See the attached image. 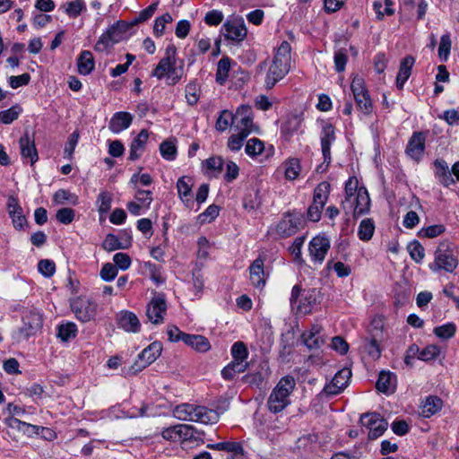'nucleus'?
Wrapping results in <instances>:
<instances>
[{
    "instance_id": "obj_1",
    "label": "nucleus",
    "mask_w": 459,
    "mask_h": 459,
    "mask_svg": "<svg viewBox=\"0 0 459 459\" xmlns=\"http://www.w3.org/2000/svg\"><path fill=\"white\" fill-rule=\"evenodd\" d=\"M290 51V45L286 40L282 41L277 48L264 79V85L267 89H272L289 73L291 63Z\"/></svg>"
},
{
    "instance_id": "obj_2",
    "label": "nucleus",
    "mask_w": 459,
    "mask_h": 459,
    "mask_svg": "<svg viewBox=\"0 0 459 459\" xmlns=\"http://www.w3.org/2000/svg\"><path fill=\"white\" fill-rule=\"evenodd\" d=\"M296 386L295 378L291 376L281 377L273 389L267 400L268 410L273 413L282 411L290 404V394Z\"/></svg>"
},
{
    "instance_id": "obj_3",
    "label": "nucleus",
    "mask_w": 459,
    "mask_h": 459,
    "mask_svg": "<svg viewBox=\"0 0 459 459\" xmlns=\"http://www.w3.org/2000/svg\"><path fill=\"white\" fill-rule=\"evenodd\" d=\"M177 48L173 45H169L166 48L165 56L156 65L152 71V76L160 80L167 76L168 83L176 84L182 77V69H178L176 64Z\"/></svg>"
},
{
    "instance_id": "obj_4",
    "label": "nucleus",
    "mask_w": 459,
    "mask_h": 459,
    "mask_svg": "<svg viewBox=\"0 0 459 459\" xmlns=\"http://www.w3.org/2000/svg\"><path fill=\"white\" fill-rule=\"evenodd\" d=\"M458 266L457 252L448 243L440 245L435 252L433 264L429 268L433 272L444 270L446 273H454Z\"/></svg>"
},
{
    "instance_id": "obj_5",
    "label": "nucleus",
    "mask_w": 459,
    "mask_h": 459,
    "mask_svg": "<svg viewBox=\"0 0 459 459\" xmlns=\"http://www.w3.org/2000/svg\"><path fill=\"white\" fill-rule=\"evenodd\" d=\"M372 326L374 329L369 330L368 336L361 339L359 349L373 359H377L381 356L380 342L383 329L382 321L380 319H375L372 322Z\"/></svg>"
},
{
    "instance_id": "obj_6",
    "label": "nucleus",
    "mask_w": 459,
    "mask_h": 459,
    "mask_svg": "<svg viewBox=\"0 0 459 459\" xmlns=\"http://www.w3.org/2000/svg\"><path fill=\"white\" fill-rule=\"evenodd\" d=\"M43 318L39 311L26 309L22 314V325L18 329L17 340H28L42 328Z\"/></svg>"
},
{
    "instance_id": "obj_7",
    "label": "nucleus",
    "mask_w": 459,
    "mask_h": 459,
    "mask_svg": "<svg viewBox=\"0 0 459 459\" xmlns=\"http://www.w3.org/2000/svg\"><path fill=\"white\" fill-rule=\"evenodd\" d=\"M331 186L328 182L319 183L313 195V203L307 209V219L316 222L321 219L322 211L328 200Z\"/></svg>"
},
{
    "instance_id": "obj_8",
    "label": "nucleus",
    "mask_w": 459,
    "mask_h": 459,
    "mask_svg": "<svg viewBox=\"0 0 459 459\" xmlns=\"http://www.w3.org/2000/svg\"><path fill=\"white\" fill-rule=\"evenodd\" d=\"M71 309L82 323L94 320L98 313V304L87 297H78L71 302Z\"/></svg>"
},
{
    "instance_id": "obj_9",
    "label": "nucleus",
    "mask_w": 459,
    "mask_h": 459,
    "mask_svg": "<svg viewBox=\"0 0 459 459\" xmlns=\"http://www.w3.org/2000/svg\"><path fill=\"white\" fill-rule=\"evenodd\" d=\"M162 345L154 342L145 348L139 355L138 359L129 368V372L136 374L152 364L161 354Z\"/></svg>"
},
{
    "instance_id": "obj_10",
    "label": "nucleus",
    "mask_w": 459,
    "mask_h": 459,
    "mask_svg": "<svg viewBox=\"0 0 459 459\" xmlns=\"http://www.w3.org/2000/svg\"><path fill=\"white\" fill-rule=\"evenodd\" d=\"M360 423L368 429L369 438H377L386 430L387 421L377 412L364 413L360 417Z\"/></svg>"
},
{
    "instance_id": "obj_11",
    "label": "nucleus",
    "mask_w": 459,
    "mask_h": 459,
    "mask_svg": "<svg viewBox=\"0 0 459 459\" xmlns=\"http://www.w3.org/2000/svg\"><path fill=\"white\" fill-rule=\"evenodd\" d=\"M304 220L300 214L286 213L276 226V232L281 238H288L303 227Z\"/></svg>"
},
{
    "instance_id": "obj_12",
    "label": "nucleus",
    "mask_w": 459,
    "mask_h": 459,
    "mask_svg": "<svg viewBox=\"0 0 459 459\" xmlns=\"http://www.w3.org/2000/svg\"><path fill=\"white\" fill-rule=\"evenodd\" d=\"M166 312L167 303L163 295L153 297L147 305L146 316L155 325L163 323Z\"/></svg>"
},
{
    "instance_id": "obj_13",
    "label": "nucleus",
    "mask_w": 459,
    "mask_h": 459,
    "mask_svg": "<svg viewBox=\"0 0 459 459\" xmlns=\"http://www.w3.org/2000/svg\"><path fill=\"white\" fill-rule=\"evenodd\" d=\"M329 249L330 239L325 236L317 235L309 242V255L315 263L322 264Z\"/></svg>"
},
{
    "instance_id": "obj_14",
    "label": "nucleus",
    "mask_w": 459,
    "mask_h": 459,
    "mask_svg": "<svg viewBox=\"0 0 459 459\" xmlns=\"http://www.w3.org/2000/svg\"><path fill=\"white\" fill-rule=\"evenodd\" d=\"M370 198L366 188L359 187L352 201H350L346 212H352L354 217L361 216L369 211Z\"/></svg>"
},
{
    "instance_id": "obj_15",
    "label": "nucleus",
    "mask_w": 459,
    "mask_h": 459,
    "mask_svg": "<svg viewBox=\"0 0 459 459\" xmlns=\"http://www.w3.org/2000/svg\"><path fill=\"white\" fill-rule=\"evenodd\" d=\"M235 117L237 122L236 128L238 130V132L246 133L248 136L250 133L255 131L250 106H240L237 109Z\"/></svg>"
},
{
    "instance_id": "obj_16",
    "label": "nucleus",
    "mask_w": 459,
    "mask_h": 459,
    "mask_svg": "<svg viewBox=\"0 0 459 459\" xmlns=\"http://www.w3.org/2000/svg\"><path fill=\"white\" fill-rule=\"evenodd\" d=\"M351 377V372L350 369L342 368L339 370L334 375L332 381L325 386L324 392L327 395H336L340 394L348 385Z\"/></svg>"
},
{
    "instance_id": "obj_17",
    "label": "nucleus",
    "mask_w": 459,
    "mask_h": 459,
    "mask_svg": "<svg viewBox=\"0 0 459 459\" xmlns=\"http://www.w3.org/2000/svg\"><path fill=\"white\" fill-rule=\"evenodd\" d=\"M223 35L234 41H242L247 36L245 23L240 19L228 20L222 26Z\"/></svg>"
},
{
    "instance_id": "obj_18",
    "label": "nucleus",
    "mask_w": 459,
    "mask_h": 459,
    "mask_svg": "<svg viewBox=\"0 0 459 459\" xmlns=\"http://www.w3.org/2000/svg\"><path fill=\"white\" fill-rule=\"evenodd\" d=\"M322 330L323 328L319 324H313L309 330L302 333V342L310 350L318 349L325 343V338L321 333Z\"/></svg>"
},
{
    "instance_id": "obj_19",
    "label": "nucleus",
    "mask_w": 459,
    "mask_h": 459,
    "mask_svg": "<svg viewBox=\"0 0 459 459\" xmlns=\"http://www.w3.org/2000/svg\"><path fill=\"white\" fill-rule=\"evenodd\" d=\"M425 135L420 132L413 133L406 147V153L413 160H420L425 150Z\"/></svg>"
},
{
    "instance_id": "obj_20",
    "label": "nucleus",
    "mask_w": 459,
    "mask_h": 459,
    "mask_svg": "<svg viewBox=\"0 0 459 459\" xmlns=\"http://www.w3.org/2000/svg\"><path fill=\"white\" fill-rule=\"evenodd\" d=\"M189 421L200 422L203 424H212L218 421L219 415L213 411L200 405H193Z\"/></svg>"
},
{
    "instance_id": "obj_21",
    "label": "nucleus",
    "mask_w": 459,
    "mask_h": 459,
    "mask_svg": "<svg viewBox=\"0 0 459 459\" xmlns=\"http://www.w3.org/2000/svg\"><path fill=\"white\" fill-rule=\"evenodd\" d=\"M179 441L182 445L204 443V432L196 429L189 424H179Z\"/></svg>"
},
{
    "instance_id": "obj_22",
    "label": "nucleus",
    "mask_w": 459,
    "mask_h": 459,
    "mask_svg": "<svg viewBox=\"0 0 459 459\" xmlns=\"http://www.w3.org/2000/svg\"><path fill=\"white\" fill-rule=\"evenodd\" d=\"M117 325L128 333H137L141 324L135 314L130 311H121L117 316Z\"/></svg>"
},
{
    "instance_id": "obj_23",
    "label": "nucleus",
    "mask_w": 459,
    "mask_h": 459,
    "mask_svg": "<svg viewBox=\"0 0 459 459\" xmlns=\"http://www.w3.org/2000/svg\"><path fill=\"white\" fill-rule=\"evenodd\" d=\"M335 140L334 127L331 124L323 126L321 133V148L324 160L326 162L331 160V145Z\"/></svg>"
},
{
    "instance_id": "obj_24",
    "label": "nucleus",
    "mask_w": 459,
    "mask_h": 459,
    "mask_svg": "<svg viewBox=\"0 0 459 459\" xmlns=\"http://www.w3.org/2000/svg\"><path fill=\"white\" fill-rule=\"evenodd\" d=\"M21 154L24 159H30L33 165L39 159L34 139L26 132L19 140Z\"/></svg>"
},
{
    "instance_id": "obj_25",
    "label": "nucleus",
    "mask_w": 459,
    "mask_h": 459,
    "mask_svg": "<svg viewBox=\"0 0 459 459\" xmlns=\"http://www.w3.org/2000/svg\"><path fill=\"white\" fill-rule=\"evenodd\" d=\"M133 121V116L128 112H117L111 117L108 128L114 134H118L127 129Z\"/></svg>"
},
{
    "instance_id": "obj_26",
    "label": "nucleus",
    "mask_w": 459,
    "mask_h": 459,
    "mask_svg": "<svg viewBox=\"0 0 459 459\" xmlns=\"http://www.w3.org/2000/svg\"><path fill=\"white\" fill-rule=\"evenodd\" d=\"M250 281L253 286L258 289L264 288L265 284V273L264 270V260L255 259L249 266Z\"/></svg>"
},
{
    "instance_id": "obj_27",
    "label": "nucleus",
    "mask_w": 459,
    "mask_h": 459,
    "mask_svg": "<svg viewBox=\"0 0 459 459\" xmlns=\"http://www.w3.org/2000/svg\"><path fill=\"white\" fill-rule=\"evenodd\" d=\"M415 59L412 56H406L400 64L399 72L396 76V85L402 89L405 82L409 79Z\"/></svg>"
},
{
    "instance_id": "obj_28",
    "label": "nucleus",
    "mask_w": 459,
    "mask_h": 459,
    "mask_svg": "<svg viewBox=\"0 0 459 459\" xmlns=\"http://www.w3.org/2000/svg\"><path fill=\"white\" fill-rule=\"evenodd\" d=\"M148 138V131L145 129L141 130L130 146L129 159L131 160H135L142 155L147 143Z\"/></svg>"
},
{
    "instance_id": "obj_29",
    "label": "nucleus",
    "mask_w": 459,
    "mask_h": 459,
    "mask_svg": "<svg viewBox=\"0 0 459 459\" xmlns=\"http://www.w3.org/2000/svg\"><path fill=\"white\" fill-rule=\"evenodd\" d=\"M302 118L300 116L291 114L287 116L281 126V132L285 139H290L300 127Z\"/></svg>"
},
{
    "instance_id": "obj_30",
    "label": "nucleus",
    "mask_w": 459,
    "mask_h": 459,
    "mask_svg": "<svg viewBox=\"0 0 459 459\" xmlns=\"http://www.w3.org/2000/svg\"><path fill=\"white\" fill-rule=\"evenodd\" d=\"M396 378L391 372L382 371L379 374L376 383V387L379 392L384 394H391L394 392Z\"/></svg>"
},
{
    "instance_id": "obj_31",
    "label": "nucleus",
    "mask_w": 459,
    "mask_h": 459,
    "mask_svg": "<svg viewBox=\"0 0 459 459\" xmlns=\"http://www.w3.org/2000/svg\"><path fill=\"white\" fill-rule=\"evenodd\" d=\"M207 447L213 450L233 453L237 458L240 456L241 459H244L245 457V451L243 446L241 445V443L238 442H220L215 444H210L207 446Z\"/></svg>"
},
{
    "instance_id": "obj_32",
    "label": "nucleus",
    "mask_w": 459,
    "mask_h": 459,
    "mask_svg": "<svg viewBox=\"0 0 459 459\" xmlns=\"http://www.w3.org/2000/svg\"><path fill=\"white\" fill-rule=\"evenodd\" d=\"M184 342L198 352H206L211 349L207 338L198 334H186L184 336Z\"/></svg>"
},
{
    "instance_id": "obj_33",
    "label": "nucleus",
    "mask_w": 459,
    "mask_h": 459,
    "mask_svg": "<svg viewBox=\"0 0 459 459\" xmlns=\"http://www.w3.org/2000/svg\"><path fill=\"white\" fill-rule=\"evenodd\" d=\"M94 58L91 52L82 51L77 60L78 73L82 75H88L94 69Z\"/></svg>"
},
{
    "instance_id": "obj_34",
    "label": "nucleus",
    "mask_w": 459,
    "mask_h": 459,
    "mask_svg": "<svg viewBox=\"0 0 459 459\" xmlns=\"http://www.w3.org/2000/svg\"><path fill=\"white\" fill-rule=\"evenodd\" d=\"M112 34H117V27H111L100 38L95 45V50L99 52L108 51L115 43L118 42L119 38H110Z\"/></svg>"
},
{
    "instance_id": "obj_35",
    "label": "nucleus",
    "mask_w": 459,
    "mask_h": 459,
    "mask_svg": "<svg viewBox=\"0 0 459 459\" xmlns=\"http://www.w3.org/2000/svg\"><path fill=\"white\" fill-rule=\"evenodd\" d=\"M316 290L304 291L299 303L297 305L298 311L305 315L310 313L311 307L316 303Z\"/></svg>"
},
{
    "instance_id": "obj_36",
    "label": "nucleus",
    "mask_w": 459,
    "mask_h": 459,
    "mask_svg": "<svg viewBox=\"0 0 459 459\" xmlns=\"http://www.w3.org/2000/svg\"><path fill=\"white\" fill-rule=\"evenodd\" d=\"M192 186L193 184L191 178L186 177L180 178L177 182L178 194L186 206H189L191 203L189 196L192 193Z\"/></svg>"
},
{
    "instance_id": "obj_37",
    "label": "nucleus",
    "mask_w": 459,
    "mask_h": 459,
    "mask_svg": "<svg viewBox=\"0 0 459 459\" xmlns=\"http://www.w3.org/2000/svg\"><path fill=\"white\" fill-rule=\"evenodd\" d=\"M442 406L443 402L440 398L437 396H429L422 405L421 413L425 418H429L439 411Z\"/></svg>"
},
{
    "instance_id": "obj_38",
    "label": "nucleus",
    "mask_w": 459,
    "mask_h": 459,
    "mask_svg": "<svg viewBox=\"0 0 459 459\" xmlns=\"http://www.w3.org/2000/svg\"><path fill=\"white\" fill-rule=\"evenodd\" d=\"M247 368V362L243 360L233 359L222 371V377L227 379H232L237 374L244 372Z\"/></svg>"
},
{
    "instance_id": "obj_39",
    "label": "nucleus",
    "mask_w": 459,
    "mask_h": 459,
    "mask_svg": "<svg viewBox=\"0 0 459 459\" xmlns=\"http://www.w3.org/2000/svg\"><path fill=\"white\" fill-rule=\"evenodd\" d=\"M434 165L436 168V176L444 186H448L454 183L452 173L449 171L448 166L445 161L437 160Z\"/></svg>"
},
{
    "instance_id": "obj_40",
    "label": "nucleus",
    "mask_w": 459,
    "mask_h": 459,
    "mask_svg": "<svg viewBox=\"0 0 459 459\" xmlns=\"http://www.w3.org/2000/svg\"><path fill=\"white\" fill-rule=\"evenodd\" d=\"M285 178L295 180L301 171L300 161L297 158L288 159L283 164Z\"/></svg>"
},
{
    "instance_id": "obj_41",
    "label": "nucleus",
    "mask_w": 459,
    "mask_h": 459,
    "mask_svg": "<svg viewBox=\"0 0 459 459\" xmlns=\"http://www.w3.org/2000/svg\"><path fill=\"white\" fill-rule=\"evenodd\" d=\"M374 231H375L374 221L371 219L367 218L360 221L359 230H358V236L360 240L368 241L372 238Z\"/></svg>"
},
{
    "instance_id": "obj_42",
    "label": "nucleus",
    "mask_w": 459,
    "mask_h": 459,
    "mask_svg": "<svg viewBox=\"0 0 459 459\" xmlns=\"http://www.w3.org/2000/svg\"><path fill=\"white\" fill-rule=\"evenodd\" d=\"M236 122L235 114L225 109L222 110L216 120L215 127L220 132H224Z\"/></svg>"
},
{
    "instance_id": "obj_43",
    "label": "nucleus",
    "mask_w": 459,
    "mask_h": 459,
    "mask_svg": "<svg viewBox=\"0 0 459 459\" xmlns=\"http://www.w3.org/2000/svg\"><path fill=\"white\" fill-rule=\"evenodd\" d=\"M62 8L68 16L76 18L86 9V4L83 0H74L63 4Z\"/></svg>"
},
{
    "instance_id": "obj_44",
    "label": "nucleus",
    "mask_w": 459,
    "mask_h": 459,
    "mask_svg": "<svg viewBox=\"0 0 459 459\" xmlns=\"http://www.w3.org/2000/svg\"><path fill=\"white\" fill-rule=\"evenodd\" d=\"M230 70V59L227 56L222 57L217 65L216 72V82L220 84H223L228 77Z\"/></svg>"
},
{
    "instance_id": "obj_45",
    "label": "nucleus",
    "mask_w": 459,
    "mask_h": 459,
    "mask_svg": "<svg viewBox=\"0 0 459 459\" xmlns=\"http://www.w3.org/2000/svg\"><path fill=\"white\" fill-rule=\"evenodd\" d=\"M77 325L73 322H68L58 326L57 337L60 338L63 342H67L74 338L77 334Z\"/></svg>"
},
{
    "instance_id": "obj_46",
    "label": "nucleus",
    "mask_w": 459,
    "mask_h": 459,
    "mask_svg": "<svg viewBox=\"0 0 459 459\" xmlns=\"http://www.w3.org/2000/svg\"><path fill=\"white\" fill-rule=\"evenodd\" d=\"M53 201L56 204L69 203L75 205L78 204V197L67 190L59 189L54 194Z\"/></svg>"
},
{
    "instance_id": "obj_47",
    "label": "nucleus",
    "mask_w": 459,
    "mask_h": 459,
    "mask_svg": "<svg viewBox=\"0 0 459 459\" xmlns=\"http://www.w3.org/2000/svg\"><path fill=\"white\" fill-rule=\"evenodd\" d=\"M440 355H442L443 358L445 357L441 348L437 345L430 344L426 346L423 350H420V359L429 362L438 358Z\"/></svg>"
},
{
    "instance_id": "obj_48",
    "label": "nucleus",
    "mask_w": 459,
    "mask_h": 459,
    "mask_svg": "<svg viewBox=\"0 0 459 459\" xmlns=\"http://www.w3.org/2000/svg\"><path fill=\"white\" fill-rule=\"evenodd\" d=\"M264 149V143L258 138H251L245 146L246 153L250 157H256L261 154Z\"/></svg>"
},
{
    "instance_id": "obj_49",
    "label": "nucleus",
    "mask_w": 459,
    "mask_h": 459,
    "mask_svg": "<svg viewBox=\"0 0 459 459\" xmlns=\"http://www.w3.org/2000/svg\"><path fill=\"white\" fill-rule=\"evenodd\" d=\"M194 404L190 403H182L178 406H176L173 409V416L182 421H189V419H191L190 414L193 409Z\"/></svg>"
},
{
    "instance_id": "obj_50",
    "label": "nucleus",
    "mask_w": 459,
    "mask_h": 459,
    "mask_svg": "<svg viewBox=\"0 0 459 459\" xmlns=\"http://www.w3.org/2000/svg\"><path fill=\"white\" fill-rule=\"evenodd\" d=\"M358 182L355 178H349L345 184V200L342 202V208L344 211L347 210V206L350 201H352L356 193L358 192Z\"/></svg>"
},
{
    "instance_id": "obj_51",
    "label": "nucleus",
    "mask_w": 459,
    "mask_h": 459,
    "mask_svg": "<svg viewBox=\"0 0 459 459\" xmlns=\"http://www.w3.org/2000/svg\"><path fill=\"white\" fill-rule=\"evenodd\" d=\"M456 332V326L454 323H447L446 325L435 327L433 333L440 339H450Z\"/></svg>"
},
{
    "instance_id": "obj_52",
    "label": "nucleus",
    "mask_w": 459,
    "mask_h": 459,
    "mask_svg": "<svg viewBox=\"0 0 459 459\" xmlns=\"http://www.w3.org/2000/svg\"><path fill=\"white\" fill-rule=\"evenodd\" d=\"M357 108L364 114H369L372 110V103L368 92H364L359 96H354Z\"/></svg>"
},
{
    "instance_id": "obj_53",
    "label": "nucleus",
    "mask_w": 459,
    "mask_h": 459,
    "mask_svg": "<svg viewBox=\"0 0 459 459\" xmlns=\"http://www.w3.org/2000/svg\"><path fill=\"white\" fill-rule=\"evenodd\" d=\"M112 195L108 192H101L97 199V206L100 213L108 212L111 208Z\"/></svg>"
},
{
    "instance_id": "obj_54",
    "label": "nucleus",
    "mask_w": 459,
    "mask_h": 459,
    "mask_svg": "<svg viewBox=\"0 0 459 459\" xmlns=\"http://www.w3.org/2000/svg\"><path fill=\"white\" fill-rule=\"evenodd\" d=\"M129 245L130 242L127 246H123L115 235L108 234L102 243V247L108 252H112L117 249L126 248Z\"/></svg>"
},
{
    "instance_id": "obj_55",
    "label": "nucleus",
    "mask_w": 459,
    "mask_h": 459,
    "mask_svg": "<svg viewBox=\"0 0 459 459\" xmlns=\"http://www.w3.org/2000/svg\"><path fill=\"white\" fill-rule=\"evenodd\" d=\"M318 440L316 434H307L298 438L297 447L299 450H309Z\"/></svg>"
},
{
    "instance_id": "obj_56",
    "label": "nucleus",
    "mask_w": 459,
    "mask_h": 459,
    "mask_svg": "<svg viewBox=\"0 0 459 459\" xmlns=\"http://www.w3.org/2000/svg\"><path fill=\"white\" fill-rule=\"evenodd\" d=\"M451 39L448 34L443 35L438 47V56L441 60L446 61L451 49Z\"/></svg>"
},
{
    "instance_id": "obj_57",
    "label": "nucleus",
    "mask_w": 459,
    "mask_h": 459,
    "mask_svg": "<svg viewBox=\"0 0 459 459\" xmlns=\"http://www.w3.org/2000/svg\"><path fill=\"white\" fill-rule=\"evenodd\" d=\"M247 137L246 133H240L232 134L228 140V148L232 152L239 151L245 139Z\"/></svg>"
},
{
    "instance_id": "obj_58",
    "label": "nucleus",
    "mask_w": 459,
    "mask_h": 459,
    "mask_svg": "<svg viewBox=\"0 0 459 459\" xmlns=\"http://www.w3.org/2000/svg\"><path fill=\"white\" fill-rule=\"evenodd\" d=\"M160 151L161 156L164 159L168 160H175L177 154V148L172 142L165 141L161 143L160 145Z\"/></svg>"
},
{
    "instance_id": "obj_59",
    "label": "nucleus",
    "mask_w": 459,
    "mask_h": 459,
    "mask_svg": "<svg viewBox=\"0 0 459 459\" xmlns=\"http://www.w3.org/2000/svg\"><path fill=\"white\" fill-rule=\"evenodd\" d=\"M172 22V16L169 13H164L160 17L155 20L153 26V32L156 36H161L165 31V26L167 23Z\"/></svg>"
},
{
    "instance_id": "obj_60",
    "label": "nucleus",
    "mask_w": 459,
    "mask_h": 459,
    "mask_svg": "<svg viewBox=\"0 0 459 459\" xmlns=\"http://www.w3.org/2000/svg\"><path fill=\"white\" fill-rule=\"evenodd\" d=\"M243 380L248 385L261 389L264 385L265 377L261 372H255L244 376Z\"/></svg>"
},
{
    "instance_id": "obj_61",
    "label": "nucleus",
    "mask_w": 459,
    "mask_h": 459,
    "mask_svg": "<svg viewBox=\"0 0 459 459\" xmlns=\"http://www.w3.org/2000/svg\"><path fill=\"white\" fill-rule=\"evenodd\" d=\"M21 108L17 106H13L6 110L0 111V120L2 123L8 125L17 119L20 114Z\"/></svg>"
},
{
    "instance_id": "obj_62",
    "label": "nucleus",
    "mask_w": 459,
    "mask_h": 459,
    "mask_svg": "<svg viewBox=\"0 0 459 459\" xmlns=\"http://www.w3.org/2000/svg\"><path fill=\"white\" fill-rule=\"evenodd\" d=\"M408 251L410 253L411 257L416 262L420 263L424 258L425 253L423 247L418 242H411L408 246Z\"/></svg>"
},
{
    "instance_id": "obj_63",
    "label": "nucleus",
    "mask_w": 459,
    "mask_h": 459,
    "mask_svg": "<svg viewBox=\"0 0 459 459\" xmlns=\"http://www.w3.org/2000/svg\"><path fill=\"white\" fill-rule=\"evenodd\" d=\"M118 270L113 264L107 263L105 264L100 272V278L105 281H110L116 278L117 275Z\"/></svg>"
},
{
    "instance_id": "obj_64",
    "label": "nucleus",
    "mask_w": 459,
    "mask_h": 459,
    "mask_svg": "<svg viewBox=\"0 0 459 459\" xmlns=\"http://www.w3.org/2000/svg\"><path fill=\"white\" fill-rule=\"evenodd\" d=\"M38 269L45 277H51L56 272V264L51 260L43 259L39 262Z\"/></svg>"
}]
</instances>
